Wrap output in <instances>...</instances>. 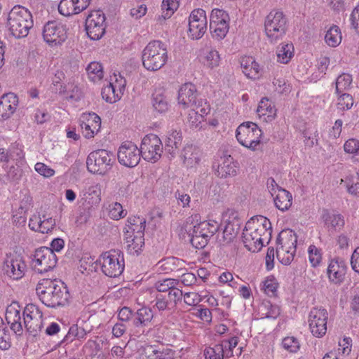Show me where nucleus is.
Wrapping results in <instances>:
<instances>
[{
    "label": "nucleus",
    "instance_id": "c9c22d12",
    "mask_svg": "<svg viewBox=\"0 0 359 359\" xmlns=\"http://www.w3.org/2000/svg\"><path fill=\"white\" fill-rule=\"evenodd\" d=\"M352 83V76L348 74H342L339 75L335 82L332 84L335 88L337 95L345 93L344 92L349 90Z\"/></svg>",
    "mask_w": 359,
    "mask_h": 359
},
{
    "label": "nucleus",
    "instance_id": "37998d69",
    "mask_svg": "<svg viewBox=\"0 0 359 359\" xmlns=\"http://www.w3.org/2000/svg\"><path fill=\"white\" fill-rule=\"evenodd\" d=\"M337 107L339 110L346 111L350 109L353 105V98L348 93L337 95Z\"/></svg>",
    "mask_w": 359,
    "mask_h": 359
},
{
    "label": "nucleus",
    "instance_id": "7c9ffc66",
    "mask_svg": "<svg viewBox=\"0 0 359 359\" xmlns=\"http://www.w3.org/2000/svg\"><path fill=\"white\" fill-rule=\"evenodd\" d=\"M151 103L154 109L159 113H164L168 109V99L162 89L154 90L151 96Z\"/></svg>",
    "mask_w": 359,
    "mask_h": 359
},
{
    "label": "nucleus",
    "instance_id": "4c0bfd02",
    "mask_svg": "<svg viewBox=\"0 0 359 359\" xmlns=\"http://www.w3.org/2000/svg\"><path fill=\"white\" fill-rule=\"evenodd\" d=\"M293 51L294 47L292 43H282L277 50L278 61L287 64L293 56Z\"/></svg>",
    "mask_w": 359,
    "mask_h": 359
},
{
    "label": "nucleus",
    "instance_id": "9d476101",
    "mask_svg": "<svg viewBox=\"0 0 359 359\" xmlns=\"http://www.w3.org/2000/svg\"><path fill=\"white\" fill-rule=\"evenodd\" d=\"M262 135V130L253 122L241 123L236 131V137L238 142L243 146L253 151L260 143Z\"/></svg>",
    "mask_w": 359,
    "mask_h": 359
},
{
    "label": "nucleus",
    "instance_id": "393cba45",
    "mask_svg": "<svg viewBox=\"0 0 359 359\" xmlns=\"http://www.w3.org/2000/svg\"><path fill=\"white\" fill-rule=\"evenodd\" d=\"M18 97L13 93H6L0 98V120L8 118L15 111Z\"/></svg>",
    "mask_w": 359,
    "mask_h": 359
},
{
    "label": "nucleus",
    "instance_id": "c756f323",
    "mask_svg": "<svg viewBox=\"0 0 359 359\" xmlns=\"http://www.w3.org/2000/svg\"><path fill=\"white\" fill-rule=\"evenodd\" d=\"M181 156L185 164L193 166L200 161V150L192 144H187L182 149Z\"/></svg>",
    "mask_w": 359,
    "mask_h": 359
},
{
    "label": "nucleus",
    "instance_id": "bb28decb",
    "mask_svg": "<svg viewBox=\"0 0 359 359\" xmlns=\"http://www.w3.org/2000/svg\"><path fill=\"white\" fill-rule=\"evenodd\" d=\"M321 217L328 229H341L344 226V218L341 214L323 210Z\"/></svg>",
    "mask_w": 359,
    "mask_h": 359
},
{
    "label": "nucleus",
    "instance_id": "423d86ee",
    "mask_svg": "<svg viewBox=\"0 0 359 359\" xmlns=\"http://www.w3.org/2000/svg\"><path fill=\"white\" fill-rule=\"evenodd\" d=\"M196 86L187 83L181 86L178 92V103L184 108L191 107L196 110L193 114L196 116L198 113L208 114L210 109L207 102L201 98H198Z\"/></svg>",
    "mask_w": 359,
    "mask_h": 359
},
{
    "label": "nucleus",
    "instance_id": "cd10ccee",
    "mask_svg": "<svg viewBox=\"0 0 359 359\" xmlns=\"http://www.w3.org/2000/svg\"><path fill=\"white\" fill-rule=\"evenodd\" d=\"M241 66L243 72L250 79H255L259 77V65L252 57L245 56L241 59Z\"/></svg>",
    "mask_w": 359,
    "mask_h": 359
},
{
    "label": "nucleus",
    "instance_id": "bf43d9fd",
    "mask_svg": "<svg viewBox=\"0 0 359 359\" xmlns=\"http://www.w3.org/2000/svg\"><path fill=\"white\" fill-rule=\"evenodd\" d=\"M155 301L156 303L154 306L156 307L159 311H163L166 309H169V305L170 303L165 295L162 294H157Z\"/></svg>",
    "mask_w": 359,
    "mask_h": 359
},
{
    "label": "nucleus",
    "instance_id": "e2e57ef3",
    "mask_svg": "<svg viewBox=\"0 0 359 359\" xmlns=\"http://www.w3.org/2000/svg\"><path fill=\"white\" fill-rule=\"evenodd\" d=\"M35 170L38 173L46 177H51L55 174L54 170L43 163H36Z\"/></svg>",
    "mask_w": 359,
    "mask_h": 359
},
{
    "label": "nucleus",
    "instance_id": "4468645a",
    "mask_svg": "<svg viewBox=\"0 0 359 359\" xmlns=\"http://www.w3.org/2000/svg\"><path fill=\"white\" fill-rule=\"evenodd\" d=\"M43 37L44 41L50 46L60 45L67 37L66 27L57 20L48 21L43 26Z\"/></svg>",
    "mask_w": 359,
    "mask_h": 359
},
{
    "label": "nucleus",
    "instance_id": "603ef678",
    "mask_svg": "<svg viewBox=\"0 0 359 359\" xmlns=\"http://www.w3.org/2000/svg\"><path fill=\"white\" fill-rule=\"evenodd\" d=\"M320 250L315 246L311 245L309 248V260L312 266H318L321 261Z\"/></svg>",
    "mask_w": 359,
    "mask_h": 359
},
{
    "label": "nucleus",
    "instance_id": "a211bd4d",
    "mask_svg": "<svg viewBox=\"0 0 359 359\" xmlns=\"http://www.w3.org/2000/svg\"><path fill=\"white\" fill-rule=\"evenodd\" d=\"M140 149L132 142H125L119 147L117 157L118 162L128 168L136 166L140 161Z\"/></svg>",
    "mask_w": 359,
    "mask_h": 359
},
{
    "label": "nucleus",
    "instance_id": "b1692460",
    "mask_svg": "<svg viewBox=\"0 0 359 359\" xmlns=\"http://www.w3.org/2000/svg\"><path fill=\"white\" fill-rule=\"evenodd\" d=\"M145 220L140 221V227L137 230L133 236L126 237V250L130 255H139L144 245V231L145 229Z\"/></svg>",
    "mask_w": 359,
    "mask_h": 359
},
{
    "label": "nucleus",
    "instance_id": "09e8293b",
    "mask_svg": "<svg viewBox=\"0 0 359 359\" xmlns=\"http://www.w3.org/2000/svg\"><path fill=\"white\" fill-rule=\"evenodd\" d=\"M65 74L62 71H57L53 78V90L55 93L60 95L64 94L66 92V86H64L61 82L65 79Z\"/></svg>",
    "mask_w": 359,
    "mask_h": 359
},
{
    "label": "nucleus",
    "instance_id": "6ab92c4d",
    "mask_svg": "<svg viewBox=\"0 0 359 359\" xmlns=\"http://www.w3.org/2000/svg\"><path fill=\"white\" fill-rule=\"evenodd\" d=\"M153 318V311L149 307L144 306L134 313L131 329L133 335L139 337L147 333V327L151 325Z\"/></svg>",
    "mask_w": 359,
    "mask_h": 359
},
{
    "label": "nucleus",
    "instance_id": "5fc2aeb1",
    "mask_svg": "<svg viewBox=\"0 0 359 359\" xmlns=\"http://www.w3.org/2000/svg\"><path fill=\"white\" fill-rule=\"evenodd\" d=\"M41 313H42V312L34 304H27L23 310L22 320H23V321L27 320V319L31 320V319L34 318V316H36Z\"/></svg>",
    "mask_w": 359,
    "mask_h": 359
},
{
    "label": "nucleus",
    "instance_id": "6e6552de",
    "mask_svg": "<svg viewBox=\"0 0 359 359\" xmlns=\"http://www.w3.org/2000/svg\"><path fill=\"white\" fill-rule=\"evenodd\" d=\"M287 20L282 11L273 10L266 17L265 32L270 41L276 43L286 33Z\"/></svg>",
    "mask_w": 359,
    "mask_h": 359
},
{
    "label": "nucleus",
    "instance_id": "f704fd0d",
    "mask_svg": "<svg viewBox=\"0 0 359 359\" xmlns=\"http://www.w3.org/2000/svg\"><path fill=\"white\" fill-rule=\"evenodd\" d=\"M43 313H41L36 316H34V318L31 320H27L23 321V324L25 327L27 329V332H29L34 337L36 336L39 332L41 331L43 327Z\"/></svg>",
    "mask_w": 359,
    "mask_h": 359
},
{
    "label": "nucleus",
    "instance_id": "f3484780",
    "mask_svg": "<svg viewBox=\"0 0 359 359\" xmlns=\"http://www.w3.org/2000/svg\"><path fill=\"white\" fill-rule=\"evenodd\" d=\"M328 313L326 309L313 308L309 315V326L312 334L316 337H323L327 332Z\"/></svg>",
    "mask_w": 359,
    "mask_h": 359
},
{
    "label": "nucleus",
    "instance_id": "9b49d317",
    "mask_svg": "<svg viewBox=\"0 0 359 359\" xmlns=\"http://www.w3.org/2000/svg\"><path fill=\"white\" fill-rule=\"evenodd\" d=\"M140 151L145 161L155 163L161 157L163 151L162 142L156 135L148 134L143 137Z\"/></svg>",
    "mask_w": 359,
    "mask_h": 359
},
{
    "label": "nucleus",
    "instance_id": "a19ab883",
    "mask_svg": "<svg viewBox=\"0 0 359 359\" xmlns=\"http://www.w3.org/2000/svg\"><path fill=\"white\" fill-rule=\"evenodd\" d=\"M86 71L89 79L94 82L100 81L103 77V68L100 62H90L88 65Z\"/></svg>",
    "mask_w": 359,
    "mask_h": 359
},
{
    "label": "nucleus",
    "instance_id": "7ed1b4c3",
    "mask_svg": "<svg viewBox=\"0 0 359 359\" xmlns=\"http://www.w3.org/2000/svg\"><path fill=\"white\" fill-rule=\"evenodd\" d=\"M33 25L31 13L22 6H15L8 13L7 27L11 34L17 39L27 36Z\"/></svg>",
    "mask_w": 359,
    "mask_h": 359
},
{
    "label": "nucleus",
    "instance_id": "a18cd8bd",
    "mask_svg": "<svg viewBox=\"0 0 359 359\" xmlns=\"http://www.w3.org/2000/svg\"><path fill=\"white\" fill-rule=\"evenodd\" d=\"M58 11L64 16L76 14L74 0H61L58 5Z\"/></svg>",
    "mask_w": 359,
    "mask_h": 359
},
{
    "label": "nucleus",
    "instance_id": "0e129e2a",
    "mask_svg": "<svg viewBox=\"0 0 359 359\" xmlns=\"http://www.w3.org/2000/svg\"><path fill=\"white\" fill-rule=\"evenodd\" d=\"M194 233H198L201 235V236H203L205 238L210 239L212 237L210 231H208V227L207 224H205V222H202L197 225L194 226Z\"/></svg>",
    "mask_w": 359,
    "mask_h": 359
},
{
    "label": "nucleus",
    "instance_id": "338daca9",
    "mask_svg": "<svg viewBox=\"0 0 359 359\" xmlns=\"http://www.w3.org/2000/svg\"><path fill=\"white\" fill-rule=\"evenodd\" d=\"M350 20L352 27L359 33V5L353 10L351 14Z\"/></svg>",
    "mask_w": 359,
    "mask_h": 359
},
{
    "label": "nucleus",
    "instance_id": "3c124183",
    "mask_svg": "<svg viewBox=\"0 0 359 359\" xmlns=\"http://www.w3.org/2000/svg\"><path fill=\"white\" fill-rule=\"evenodd\" d=\"M109 215L111 219L118 220L126 215V211L123 209L121 203L116 202L112 204V207L109 212Z\"/></svg>",
    "mask_w": 359,
    "mask_h": 359
},
{
    "label": "nucleus",
    "instance_id": "aec40b11",
    "mask_svg": "<svg viewBox=\"0 0 359 359\" xmlns=\"http://www.w3.org/2000/svg\"><path fill=\"white\" fill-rule=\"evenodd\" d=\"M27 266L22 257L16 252L6 255L3 269L11 278L18 280L25 275Z\"/></svg>",
    "mask_w": 359,
    "mask_h": 359
},
{
    "label": "nucleus",
    "instance_id": "a878e982",
    "mask_svg": "<svg viewBox=\"0 0 359 359\" xmlns=\"http://www.w3.org/2000/svg\"><path fill=\"white\" fill-rule=\"evenodd\" d=\"M236 168L233 158L231 156H225L218 165L217 175L222 178L235 176L237 174Z\"/></svg>",
    "mask_w": 359,
    "mask_h": 359
},
{
    "label": "nucleus",
    "instance_id": "e433bc0d",
    "mask_svg": "<svg viewBox=\"0 0 359 359\" xmlns=\"http://www.w3.org/2000/svg\"><path fill=\"white\" fill-rule=\"evenodd\" d=\"M325 42L331 47L337 46L341 41V31L338 26L334 25L327 30L325 36Z\"/></svg>",
    "mask_w": 359,
    "mask_h": 359
},
{
    "label": "nucleus",
    "instance_id": "f257e3e1",
    "mask_svg": "<svg viewBox=\"0 0 359 359\" xmlns=\"http://www.w3.org/2000/svg\"><path fill=\"white\" fill-rule=\"evenodd\" d=\"M271 233V223L268 218L262 215L253 216L245 224L242 241L249 251L258 252L265 241L269 243Z\"/></svg>",
    "mask_w": 359,
    "mask_h": 359
},
{
    "label": "nucleus",
    "instance_id": "dca6fc26",
    "mask_svg": "<svg viewBox=\"0 0 359 359\" xmlns=\"http://www.w3.org/2000/svg\"><path fill=\"white\" fill-rule=\"evenodd\" d=\"M205 11L201 8L194 10L189 18V36L192 39H201L207 31Z\"/></svg>",
    "mask_w": 359,
    "mask_h": 359
},
{
    "label": "nucleus",
    "instance_id": "f8f14e48",
    "mask_svg": "<svg viewBox=\"0 0 359 359\" xmlns=\"http://www.w3.org/2000/svg\"><path fill=\"white\" fill-rule=\"evenodd\" d=\"M57 258L53 249L41 247L36 250L32 259V264L39 273L52 270L57 264Z\"/></svg>",
    "mask_w": 359,
    "mask_h": 359
},
{
    "label": "nucleus",
    "instance_id": "412c9836",
    "mask_svg": "<svg viewBox=\"0 0 359 359\" xmlns=\"http://www.w3.org/2000/svg\"><path fill=\"white\" fill-rule=\"evenodd\" d=\"M228 216L225 222V226L223 229V238L226 243H230L237 236L241 222L239 218L238 212L234 210H228L226 212Z\"/></svg>",
    "mask_w": 359,
    "mask_h": 359
},
{
    "label": "nucleus",
    "instance_id": "2eb2a0df",
    "mask_svg": "<svg viewBox=\"0 0 359 359\" xmlns=\"http://www.w3.org/2000/svg\"><path fill=\"white\" fill-rule=\"evenodd\" d=\"M105 15L102 11H93L86 20V30L93 40L100 39L105 32Z\"/></svg>",
    "mask_w": 359,
    "mask_h": 359
},
{
    "label": "nucleus",
    "instance_id": "774afa93",
    "mask_svg": "<svg viewBox=\"0 0 359 359\" xmlns=\"http://www.w3.org/2000/svg\"><path fill=\"white\" fill-rule=\"evenodd\" d=\"M351 266L352 269L359 273V247L355 249L351 257Z\"/></svg>",
    "mask_w": 359,
    "mask_h": 359
},
{
    "label": "nucleus",
    "instance_id": "4d7b16f0",
    "mask_svg": "<svg viewBox=\"0 0 359 359\" xmlns=\"http://www.w3.org/2000/svg\"><path fill=\"white\" fill-rule=\"evenodd\" d=\"M183 296L182 291L177 288V286L173 287L169 292L167 295V298L170 303L174 304V306H175L177 302H180L182 299V297Z\"/></svg>",
    "mask_w": 359,
    "mask_h": 359
},
{
    "label": "nucleus",
    "instance_id": "0eeeda50",
    "mask_svg": "<svg viewBox=\"0 0 359 359\" xmlns=\"http://www.w3.org/2000/svg\"><path fill=\"white\" fill-rule=\"evenodd\" d=\"M102 273L110 278L121 276L124 270L123 253L118 249H113L102 253L97 259Z\"/></svg>",
    "mask_w": 359,
    "mask_h": 359
},
{
    "label": "nucleus",
    "instance_id": "49530a36",
    "mask_svg": "<svg viewBox=\"0 0 359 359\" xmlns=\"http://www.w3.org/2000/svg\"><path fill=\"white\" fill-rule=\"evenodd\" d=\"M179 284V280L172 278H165L155 283L156 289L160 292H169L173 287Z\"/></svg>",
    "mask_w": 359,
    "mask_h": 359
},
{
    "label": "nucleus",
    "instance_id": "8fccbe9b",
    "mask_svg": "<svg viewBox=\"0 0 359 359\" xmlns=\"http://www.w3.org/2000/svg\"><path fill=\"white\" fill-rule=\"evenodd\" d=\"M282 345L285 350L291 353H296L300 348L299 342L294 337H285L282 341Z\"/></svg>",
    "mask_w": 359,
    "mask_h": 359
},
{
    "label": "nucleus",
    "instance_id": "2f4dec72",
    "mask_svg": "<svg viewBox=\"0 0 359 359\" xmlns=\"http://www.w3.org/2000/svg\"><path fill=\"white\" fill-rule=\"evenodd\" d=\"M275 206L280 210L284 212L287 210L292 203V194L285 189H279L273 198Z\"/></svg>",
    "mask_w": 359,
    "mask_h": 359
},
{
    "label": "nucleus",
    "instance_id": "c85d7f7f",
    "mask_svg": "<svg viewBox=\"0 0 359 359\" xmlns=\"http://www.w3.org/2000/svg\"><path fill=\"white\" fill-rule=\"evenodd\" d=\"M146 359H173L175 351L169 348L156 349L153 346L144 348Z\"/></svg>",
    "mask_w": 359,
    "mask_h": 359
},
{
    "label": "nucleus",
    "instance_id": "6e6d98bb",
    "mask_svg": "<svg viewBox=\"0 0 359 359\" xmlns=\"http://www.w3.org/2000/svg\"><path fill=\"white\" fill-rule=\"evenodd\" d=\"M208 238H205L203 236H201V235H198V233H192L191 238V243L195 248L197 249H202L205 248L208 242Z\"/></svg>",
    "mask_w": 359,
    "mask_h": 359
},
{
    "label": "nucleus",
    "instance_id": "473e14b6",
    "mask_svg": "<svg viewBox=\"0 0 359 359\" xmlns=\"http://www.w3.org/2000/svg\"><path fill=\"white\" fill-rule=\"evenodd\" d=\"M257 112L259 116H267V119L266 118V121H272L275 118L276 115L275 106L266 97H264L261 100Z\"/></svg>",
    "mask_w": 359,
    "mask_h": 359
},
{
    "label": "nucleus",
    "instance_id": "4be33fe9",
    "mask_svg": "<svg viewBox=\"0 0 359 359\" xmlns=\"http://www.w3.org/2000/svg\"><path fill=\"white\" fill-rule=\"evenodd\" d=\"M119 76V80L116 79V83H110L102 90V97L107 102L114 103L118 101L123 95L126 81L124 78Z\"/></svg>",
    "mask_w": 359,
    "mask_h": 359
},
{
    "label": "nucleus",
    "instance_id": "13d9d810",
    "mask_svg": "<svg viewBox=\"0 0 359 359\" xmlns=\"http://www.w3.org/2000/svg\"><path fill=\"white\" fill-rule=\"evenodd\" d=\"M165 143L180 147L182 143L181 132L176 130L170 132L166 138Z\"/></svg>",
    "mask_w": 359,
    "mask_h": 359
},
{
    "label": "nucleus",
    "instance_id": "ea45409f",
    "mask_svg": "<svg viewBox=\"0 0 359 359\" xmlns=\"http://www.w3.org/2000/svg\"><path fill=\"white\" fill-rule=\"evenodd\" d=\"M11 345L10 331L0 316V349L8 350Z\"/></svg>",
    "mask_w": 359,
    "mask_h": 359
},
{
    "label": "nucleus",
    "instance_id": "ddd939ff",
    "mask_svg": "<svg viewBox=\"0 0 359 359\" xmlns=\"http://www.w3.org/2000/svg\"><path fill=\"white\" fill-rule=\"evenodd\" d=\"M229 16L224 10L215 8L210 19V29L212 37L217 40L224 39L229 29Z\"/></svg>",
    "mask_w": 359,
    "mask_h": 359
},
{
    "label": "nucleus",
    "instance_id": "39448f33",
    "mask_svg": "<svg viewBox=\"0 0 359 359\" xmlns=\"http://www.w3.org/2000/svg\"><path fill=\"white\" fill-rule=\"evenodd\" d=\"M297 236L291 229L283 230L276 238V255L284 265H289L296 252Z\"/></svg>",
    "mask_w": 359,
    "mask_h": 359
},
{
    "label": "nucleus",
    "instance_id": "20e7f679",
    "mask_svg": "<svg viewBox=\"0 0 359 359\" xmlns=\"http://www.w3.org/2000/svg\"><path fill=\"white\" fill-rule=\"evenodd\" d=\"M143 66L149 71H157L163 67L168 60L166 45L161 41L149 42L142 51Z\"/></svg>",
    "mask_w": 359,
    "mask_h": 359
},
{
    "label": "nucleus",
    "instance_id": "5701e85b",
    "mask_svg": "<svg viewBox=\"0 0 359 359\" xmlns=\"http://www.w3.org/2000/svg\"><path fill=\"white\" fill-rule=\"evenodd\" d=\"M347 270L346 262L341 257L332 259L328 265L327 273L330 281L334 283L343 282Z\"/></svg>",
    "mask_w": 359,
    "mask_h": 359
},
{
    "label": "nucleus",
    "instance_id": "680f3d73",
    "mask_svg": "<svg viewBox=\"0 0 359 359\" xmlns=\"http://www.w3.org/2000/svg\"><path fill=\"white\" fill-rule=\"evenodd\" d=\"M22 174V170L18 165H11L7 172V177L11 182L18 181Z\"/></svg>",
    "mask_w": 359,
    "mask_h": 359
},
{
    "label": "nucleus",
    "instance_id": "c03bdc74",
    "mask_svg": "<svg viewBox=\"0 0 359 359\" xmlns=\"http://www.w3.org/2000/svg\"><path fill=\"white\" fill-rule=\"evenodd\" d=\"M205 359H224L222 344H217L214 347L206 348L204 351Z\"/></svg>",
    "mask_w": 359,
    "mask_h": 359
},
{
    "label": "nucleus",
    "instance_id": "864d4df0",
    "mask_svg": "<svg viewBox=\"0 0 359 359\" xmlns=\"http://www.w3.org/2000/svg\"><path fill=\"white\" fill-rule=\"evenodd\" d=\"M263 289L268 296H276L277 283L275 282L274 279L268 278L263 282Z\"/></svg>",
    "mask_w": 359,
    "mask_h": 359
},
{
    "label": "nucleus",
    "instance_id": "052dcab7",
    "mask_svg": "<svg viewBox=\"0 0 359 359\" xmlns=\"http://www.w3.org/2000/svg\"><path fill=\"white\" fill-rule=\"evenodd\" d=\"M344 151L349 154L359 153V140L351 138L348 140L344 145Z\"/></svg>",
    "mask_w": 359,
    "mask_h": 359
},
{
    "label": "nucleus",
    "instance_id": "58836bf2",
    "mask_svg": "<svg viewBox=\"0 0 359 359\" xmlns=\"http://www.w3.org/2000/svg\"><path fill=\"white\" fill-rule=\"evenodd\" d=\"M83 125H89L94 131H99L101 128V118L95 113L83 114L79 119Z\"/></svg>",
    "mask_w": 359,
    "mask_h": 359
},
{
    "label": "nucleus",
    "instance_id": "69168bd1",
    "mask_svg": "<svg viewBox=\"0 0 359 359\" xmlns=\"http://www.w3.org/2000/svg\"><path fill=\"white\" fill-rule=\"evenodd\" d=\"M56 225L55 219H53L52 217H49L47 219H44L43 220H41V229L42 233H48L49 231H50L52 229H54V227Z\"/></svg>",
    "mask_w": 359,
    "mask_h": 359
},
{
    "label": "nucleus",
    "instance_id": "de8ad7c7",
    "mask_svg": "<svg viewBox=\"0 0 359 359\" xmlns=\"http://www.w3.org/2000/svg\"><path fill=\"white\" fill-rule=\"evenodd\" d=\"M220 57L219 53L215 50L208 51L204 57L203 62L209 68L213 69L219 66Z\"/></svg>",
    "mask_w": 359,
    "mask_h": 359
},
{
    "label": "nucleus",
    "instance_id": "f03ea898",
    "mask_svg": "<svg viewBox=\"0 0 359 359\" xmlns=\"http://www.w3.org/2000/svg\"><path fill=\"white\" fill-rule=\"evenodd\" d=\"M36 291L40 300L48 307L56 308L69 304V290L60 280L42 279L37 284Z\"/></svg>",
    "mask_w": 359,
    "mask_h": 359
},
{
    "label": "nucleus",
    "instance_id": "79ce46f5",
    "mask_svg": "<svg viewBox=\"0 0 359 359\" xmlns=\"http://www.w3.org/2000/svg\"><path fill=\"white\" fill-rule=\"evenodd\" d=\"M6 319L8 322L22 320L20 316V306L17 302L12 303L6 309Z\"/></svg>",
    "mask_w": 359,
    "mask_h": 359
},
{
    "label": "nucleus",
    "instance_id": "1a4fd4ad",
    "mask_svg": "<svg viewBox=\"0 0 359 359\" xmlns=\"http://www.w3.org/2000/svg\"><path fill=\"white\" fill-rule=\"evenodd\" d=\"M114 155L106 149H97L89 154L86 159L88 170L93 174L104 175L111 169Z\"/></svg>",
    "mask_w": 359,
    "mask_h": 359
},
{
    "label": "nucleus",
    "instance_id": "72a5a7b5",
    "mask_svg": "<svg viewBox=\"0 0 359 359\" xmlns=\"http://www.w3.org/2000/svg\"><path fill=\"white\" fill-rule=\"evenodd\" d=\"M178 7V0H163L161 4L162 14L158 16L157 20L162 23L165 20L170 18Z\"/></svg>",
    "mask_w": 359,
    "mask_h": 359
}]
</instances>
